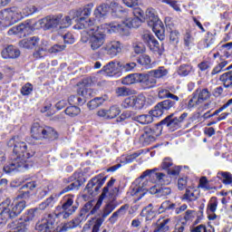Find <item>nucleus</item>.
<instances>
[{
  "instance_id": "5fc2aeb1",
  "label": "nucleus",
  "mask_w": 232,
  "mask_h": 232,
  "mask_svg": "<svg viewBox=\"0 0 232 232\" xmlns=\"http://www.w3.org/2000/svg\"><path fill=\"white\" fill-rule=\"evenodd\" d=\"M116 95L118 97H128V95H131V90L128 87H119L116 89Z\"/></svg>"
},
{
  "instance_id": "a18cd8bd",
  "label": "nucleus",
  "mask_w": 232,
  "mask_h": 232,
  "mask_svg": "<svg viewBox=\"0 0 232 232\" xmlns=\"http://www.w3.org/2000/svg\"><path fill=\"white\" fill-rule=\"evenodd\" d=\"M65 114L68 115V117H77V115L81 114V108L75 106V105H72L69 106L65 109Z\"/></svg>"
},
{
  "instance_id": "4be33fe9",
  "label": "nucleus",
  "mask_w": 232,
  "mask_h": 232,
  "mask_svg": "<svg viewBox=\"0 0 232 232\" xmlns=\"http://www.w3.org/2000/svg\"><path fill=\"white\" fill-rule=\"evenodd\" d=\"M163 125H167V128L171 130V131H175V130H178V128H180V121H179V118L177 117L173 118V114H171L158 124V126H163Z\"/></svg>"
},
{
  "instance_id": "79ce46f5",
  "label": "nucleus",
  "mask_w": 232,
  "mask_h": 232,
  "mask_svg": "<svg viewBox=\"0 0 232 232\" xmlns=\"http://www.w3.org/2000/svg\"><path fill=\"white\" fill-rule=\"evenodd\" d=\"M137 67V63L130 62V63H122L120 62V71H121V75H122V72H133L135 68Z\"/></svg>"
},
{
  "instance_id": "20e7f679",
  "label": "nucleus",
  "mask_w": 232,
  "mask_h": 232,
  "mask_svg": "<svg viewBox=\"0 0 232 232\" xmlns=\"http://www.w3.org/2000/svg\"><path fill=\"white\" fill-rule=\"evenodd\" d=\"M26 208V201H14L10 204V199L0 204V224H6L10 218H15L18 215L23 213V210Z\"/></svg>"
},
{
  "instance_id": "6e6552de",
  "label": "nucleus",
  "mask_w": 232,
  "mask_h": 232,
  "mask_svg": "<svg viewBox=\"0 0 232 232\" xmlns=\"http://www.w3.org/2000/svg\"><path fill=\"white\" fill-rule=\"evenodd\" d=\"M56 217H63V218H70L72 215L77 211V207L73 205V195H66L63 198L62 207H57L56 210L59 211Z\"/></svg>"
},
{
  "instance_id": "a19ab883",
  "label": "nucleus",
  "mask_w": 232,
  "mask_h": 232,
  "mask_svg": "<svg viewBox=\"0 0 232 232\" xmlns=\"http://www.w3.org/2000/svg\"><path fill=\"white\" fill-rule=\"evenodd\" d=\"M218 208V199L217 197H212L207 206V213L209 215V213H216L217 208Z\"/></svg>"
},
{
  "instance_id": "39448f33",
  "label": "nucleus",
  "mask_w": 232,
  "mask_h": 232,
  "mask_svg": "<svg viewBox=\"0 0 232 232\" xmlns=\"http://www.w3.org/2000/svg\"><path fill=\"white\" fill-rule=\"evenodd\" d=\"M41 28L44 30H53V32H59L72 26V18L70 16L58 15H48L38 21Z\"/></svg>"
},
{
  "instance_id": "cd10ccee",
  "label": "nucleus",
  "mask_w": 232,
  "mask_h": 232,
  "mask_svg": "<svg viewBox=\"0 0 232 232\" xmlns=\"http://www.w3.org/2000/svg\"><path fill=\"white\" fill-rule=\"evenodd\" d=\"M140 140L143 142V144H150V142H154L155 140V130H151V128L145 129V131L140 137Z\"/></svg>"
},
{
  "instance_id": "f03ea898",
  "label": "nucleus",
  "mask_w": 232,
  "mask_h": 232,
  "mask_svg": "<svg viewBox=\"0 0 232 232\" xmlns=\"http://www.w3.org/2000/svg\"><path fill=\"white\" fill-rule=\"evenodd\" d=\"M157 171H159V169L157 168L145 170L140 177L135 180V186L133 187L130 195H132V197H137L138 200H140L148 191L151 193L152 187L150 184L158 182V184L168 185L171 182V177Z\"/></svg>"
},
{
  "instance_id": "37998d69",
  "label": "nucleus",
  "mask_w": 232,
  "mask_h": 232,
  "mask_svg": "<svg viewBox=\"0 0 232 232\" xmlns=\"http://www.w3.org/2000/svg\"><path fill=\"white\" fill-rule=\"evenodd\" d=\"M108 12H110V6H108V5L102 4L96 8L94 14L96 17H104V15H107Z\"/></svg>"
},
{
  "instance_id": "e2e57ef3",
  "label": "nucleus",
  "mask_w": 232,
  "mask_h": 232,
  "mask_svg": "<svg viewBox=\"0 0 232 232\" xmlns=\"http://www.w3.org/2000/svg\"><path fill=\"white\" fill-rule=\"evenodd\" d=\"M133 49L135 53H142L146 50V47L143 43H135L133 44Z\"/></svg>"
},
{
  "instance_id": "72a5a7b5",
  "label": "nucleus",
  "mask_w": 232,
  "mask_h": 232,
  "mask_svg": "<svg viewBox=\"0 0 232 232\" xmlns=\"http://www.w3.org/2000/svg\"><path fill=\"white\" fill-rule=\"evenodd\" d=\"M141 19L139 17L127 18L123 24L127 28V32H130V28H139L140 26Z\"/></svg>"
},
{
  "instance_id": "052dcab7",
  "label": "nucleus",
  "mask_w": 232,
  "mask_h": 232,
  "mask_svg": "<svg viewBox=\"0 0 232 232\" xmlns=\"http://www.w3.org/2000/svg\"><path fill=\"white\" fill-rule=\"evenodd\" d=\"M66 45H59V44H54L49 49L50 53H59V52H63L65 50Z\"/></svg>"
},
{
  "instance_id": "f8f14e48",
  "label": "nucleus",
  "mask_w": 232,
  "mask_h": 232,
  "mask_svg": "<svg viewBox=\"0 0 232 232\" xmlns=\"http://www.w3.org/2000/svg\"><path fill=\"white\" fill-rule=\"evenodd\" d=\"M146 104V97L139 96V97H128L126 98L122 103V108H131L132 110H142Z\"/></svg>"
},
{
  "instance_id": "9d476101",
  "label": "nucleus",
  "mask_w": 232,
  "mask_h": 232,
  "mask_svg": "<svg viewBox=\"0 0 232 232\" xmlns=\"http://www.w3.org/2000/svg\"><path fill=\"white\" fill-rule=\"evenodd\" d=\"M104 182H106V177L97 176L89 181L85 188V191L89 194V196L95 197V195L99 193L101 188L104 186Z\"/></svg>"
},
{
  "instance_id": "f257e3e1",
  "label": "nucleus",
  "mask_w": 232,
  "mask_h": 232,
  "mask_svg": "<svg viewBox=\"0 0 232 232\" xmlns=\"http://www.w3.org/2000/svg\"><path fill=\"white\" fill-rule=\"evenodd\" d=\"M9 148H14L11 160L4 168L5 173H14V171H26L31 168L30 159L35 155V151L28 149L25 142L21 141L19 136L13 137L8 142Z\"/></svg>"
},
{
  "instance_id": "864d4df0",
  "label": "nucleus",
  "mask_w": 232,
  "mask_h": 232,
  "mask_svg": "<svg viewBox=\"0 0 232 232\" xmlns=\"http://www.w3.org/2000/svg\"><path fill=\"white\" fill-rule=\"evenodd\" d=\"M78 95L84 97V99H90V97H92V89H88L86 86H82L78 90Z\"/></svg>"
},
{
  "instance_id": "7ed1b4c3",
  "label": "nucleus",
  "mask_w": 232,
  "mask_h": 232,
  "mask_svg": "<svg viewBox=\"0 0 232 232\" xmlns=\"http://www.w3.org/2000/svg\"><path fill=\"white\" fill-rule=\"evenodd\" d=\"M75 30H82L81 33L82 43H88L93 52H97L106 43V34L95 25V21L81 17L74 25Z\"/></svg>"
},
{
  "instance_id": "c85d7f7f",
  "label": "nucleus",
  "mask_w": 232,
  "mask_h": 232,
  "mask_svg": "<svg viewBox=\"0 0 232 232\" xmlns=\"http://www.w3.org/2000/svg\"><path fill=\"white\" fill-rule=\"evenodd\" d=\"M37 188V184H35V181H30L25 183L21 188H20V194L17 196V198H26L28 195H30V191L35 189ZM23 189H29V190H23Z\"/></svg>"
},
{
  "instance_id": "0e129e2a",
  "label": "nucleus",
  "mask_w": 232,
  "mask_h": 232,
  "mask_svg": "<svg viewBox=\"0 0 232 232\" xmlns=\"http://www.w3.org/2000/svg\"><path fill=\"white\" fill-rule=\"evenodd\" d=\"M229 106H232V99L228 100L221 108L215 111L214 113H212V115L215 117V115L222 113V111H224V110H226L227 108H229Z\"/></svg>"
},
{
  "instance_id": "13d9d810",
  "label": "nucleus",
  "mask_w": 232,
  "mask_h": 232,
  "mask_svg": "<svg viewBox=\"0 0 232 232\" xmlns=\"http://www.w3.org/2000/svg\"><path fill=\"white\" fill-rule=\"evenodd\" d=\"M32 92H34V85L31 83H25L21 89L22 95H30Z\"/></svg>"
},
{
  "instance_id": "c9c22d12",
  "label": "nucleus",
  "mask_w": 232,
  "mask_h": 232,
  "mask_svg": "<svg viewBox=\"0 0 232 232\" xmlns=\"http://www.w3.org/2000/svg\"><path fill=\"white\" fill-rule=\"evenodd\" d=\"M58 195H52L48 198H46L45 201H44L42 204L39 205V209H50V208H53V205L55 202H57V198H59Z\"/></svg>"
},
{
  "instance_id": "09e8293b",
  "label": "nucleus",
  "mask_w": 232,
  "mask_h": 232,
  "mask_svg": "<svg viewBox=\"0 0 232 232\" xmlns=\"http://www.w3.org/2000/svg\"><path fill=\"white\" fill-rule=\"evenodd\" d=\"M103 103H104L103 98H94L93 100H91L87 103V106L89 110H95V108H99V106H101Z\"/></svg>"
},
{
  "instance_id": "4d7b16f0",
  "label": "nucleus",
  "mask_w": 232,
  "mask_h": 232,
  "mask_svg": "<svg viewBox=\"0 0 232 232\" xmlns=\"http://www.w3.org/2000/svg\"><path fill=\"white\" fill-rule=\"evenodd\" d=\"M218 175H221L222 177V182L223 184L229 185L232 184V174L229 172H220Z\"/></svg>"
},
{
  "instance_id": "3c124183",
  "label": "nucleus",
  "mask_w": 232,
  "mask_h": 232,
  "mask_svg": "<svg viewBox=\"0 0 232 232\" xmlns=\"http://www.w3.org/2000/svg\"><path fill=\"white\" fill-rule=\"evenodd\" d=\"M193 70V67L189 64H183L179 68L178 73L179 75H182L183 77H186V75H189L191 73V71Z\"/></svg>"
},
{
  "instance_id": "680f3d73",
  "label": "nucleus",
  "mask_w": 232,
  "mask_h": 232,
  "mask_svg": "<svg viewBox=\"0 0 232 232\" xmlns=\"http://www.w3.org/2000/svg\"><path fill=\"white\" fill-rule=\"evenodd\" d=\"M201 102L198 101V96H196L195 92L193 93V97L188 101V108H195V106H198Z\"/></svg>"
},
{
  "instance_id": "f3484780",
  "label": "nucleus",
  "mask_w": 232,
  "mask_h": 232,
  "mask_svg": "<svg viewBox=\"0 0 232 232\" xmlns=\"http://www.w3.org/2000/svg\"><path fill=\"white\" fill-rule=\"evenodd\" d=\"M113 184H115V179H111L108 183L107 186L103 188L102 193L101 195V198L103 200V198H106V197H109V199L111 202H113L117 199V197H119V188L113 187ZM110 188H112L110 189Z\"/></svg>"
},
{
  "instance_id": "6ab92c4d",
  "label": "nucleus",
  "mask_w": 232,
  "mask_h": 232,
  "mask_svg": "<svg viewBox=\"0 0 232 232\" xmlns=\"http://www.w3.org/2000/svg\"><path fill=\"white\" fill-rule=\"evenodd\" d=\"M32 32L30 24H21L10 28L7 32L8 35H18V37H26Z\"/></svg>"
},
{
  "instance_id": "69168bd1",
  "label": "nucleus",
  "mask_w": 232,
  "mask_h": 232,
  "mask_svg": "<svg viewBox=\"0 0 232 232\" xmlns=\"http://www.w3.org/2000/svg\"><path fill=\"white\" fill-rule=\"evenodd\" d=\"M63 42L65 44H73V43H75V38L72 33H67L65 35H63Z\"/></svg>"
},
{
  "instance_id": "c756f323",
  "label": "nucleus",
  "mask_w": 232,
  "mask_h": 232,
  "mask_svg": "<svg viewBox=\"0 0 232 232\" xmlns=\"http://www.w3.org/2000/svg\"><path fill=\"white\" fill-rule=\"evenodd\" d=\"M126 211H128V205L121 206L118 210H116L110 218L109 222L111 224H115L119 218H122L124 215H126Z\"/></svg>"
},
{
  "instance_id": "e433bc0d",
  "label": "nucleus",
  "mask_w": 232,
  "mask_h": 232,
  "mask_svg": "<svg viewBox=\"0 0 232 232\" xmlns=\"http://www.w3.org/2000/svg\"><path fill=\"white\" fill-rule=\"evenodd\" d=\"M117 208V205H115V203H113L112 201L109 202L108 204L105 205V207L103 208V210L102 212V218H98V220H104L106 219V218L110 217V215H111V212Z\"/></svg>"
},
{
  "instance_id": "774afa93",
  "label": "nucleus",
  "mask_w": 232,
  "mask_h": 232,
  "mask_svg": "<svg viewBox=\"0 0 232 232\" xmlns=\"http://www.w3.org/2000/svg\"><path fill=\"white\" fill-rule=\"evenodd\" d=\"M174 232H184L186 231V223L185 222H178L175 226H174Z\"/></svg>"
},
{
  "instance_id": "5701e85b",
  "label": "nucleus",
  "mask_w": 232,
  "mask_h": 232,
  "mask_svg": "<svg viewBox=\"0 0 232 232\" xmlns=\"http://www.w3.org/2000/svg\"><path fill=\"white\" fill-rule=\"evenodd\" d=\"M1 55L3 59H17L21 55V51L14 45H8L2 51Z\"/></svg>"
},
{
  "instance_id": "b1692460",
  "label": "nucleus",
  "mask_w": 232,
  "mask_h": 232,
  "mask_svg": "<svg viewBox=\"0 0 232 232\" xmlns=\"http://www.w3.org/2000/svg\"><path fill=\"white\" fill-rule=\"evenodd\" d=\"M64 182L67 184H71L67 187H65L58 195V197H61V195H64V193H68V191H73V189H79L81 188V181L79 179H75L73 178H69L68 179H64Z\"/></svg>"
},
{
  "instance_id": "423d86ee",
  "label": "nucleus",
  "mask_w": 232,
  "mask_h": 232,
  "mask_svg": "<svg viewBox=\"0 0 232 232\" xmlns=\"http://www.w3.org/2000/svg\"><path fill=\"white\" fill-rule=\"evenodd\" d=\"M32 137L35 140H43V139H49V140H55L59 137L57 131L52 127H41V125L36 122L34 123L31 128Z\"/></svg>"
},
{
  "instance_id": "1a4fd4ad",
  "label": "nucleus",
  "mask_w": 232,
  "mask_h": 232,
  "mask_svg": "<svg viewBox=\"0 0 232 232\" xmlns=\"http://www.w3.org/2000/svg\"><path fill=\"white\" fill-rule=\"evenodd\" d=\"M143 73L145 76L147 90H150V88H155L157 85V79H160L168 75V70L164 67H159L158 69L151 70Z\"/></svg>"
},
{
  "instance_id": "bb28decb",
  "label": "nucleus",
  "mask_w": 232,
  "mask_h": 232,
  "mask_svg": "<svg viewBox=\"0 0 232 232\" xmlns=\"http://www.w3.org/2000/svg\"><path fill=\"white\" fill-rule=\"evenodd\" d=\"M150 193L151 195H157L160 198H164L168 197V195H171V188L169 187H157V186H152L150 188Z\"/></svg>"
},
{
  "instance_id": "338daca9",
  "label": "nucleus",
  "mask_w": 232,
  "mask_h": 232,
  "mask_svg": "<svg viewBox=\"0 0 232 232\" xmlns=\"http://www.w3.org/2000/svg\"><path fill=\"white\" fill-rule=\"evenodd\" d=\"M140 156V152H134L130 155H128L127 157H125L124 164H130V162H133V160H135V159H137Z\"/></svg>"
},
{
  "instance_id": "4468645a",
  "label": "nucleus",
  "mask_w": 232,
  "mask_h": 232,
  "mask_svg": "<svg viewBox=\"0 0 232 232\" xmlns=\"http://www.w3.org/2000/svg\"><path fill=\"white\" fill-rule=\"evenodd\" d=\"M123 48L124 45L122 44V43L117 40H112L106 43V44L103 47V50L104 52H106L107 55L113 58L117 57L118 53H121Z\"/></svg>"
},
{
  "instance_id": "8fccbe9b",
  "label": "nucleus",
  "mask_w": 232,
  "mask_h": 232,
  "mask_svg": "<svg viewBox=\"0 0 232 232\" xmlns=\"http://www.w3.org/2000/svg\"><path fill=\"white\" fill-rule=\"evenodd\" d=\"M152 30L153 32H155L158 39H160V41H163L164 39V24H157V25H153L152 26Z\"/></svg>"
},
{
  "instance_id": "a211bd4d",
  "label": "nucleus",
  "mask_w": 232,
  "mask_h": 232,
  "mask_svg": "<svg viewBox=\"0 0 232 232\" xmlns=\"http://www.w3.org/2000/svg\"><path fill=\"white\" fill-rule=\"evenodd\" d=\"M84 220V216L81 213L78 217L74 218L72 220L64 223L62 226H58L56 227V232H66L70 231V229H75V227H79L81 222Z\"/></svg>"
},
{
  "instance_id": "4c0bfd02",
  "label": "nucleus",
  "mask_w": 232,
  "mask_h": 232,
  "mask_svg": "<svg viewBox=\"0 0 232 232\" xmlns=\"http://www.w3.org/2000/svg\"><path fill=\"white\" fill-rule=\"evenodd\" d=\"M59 213L55 212L54 215L50 214L46 219H43V221L47 225V227L50 231L53 232V229H55V226H57V220L56 218H59L57 217Z\"/></svg>"
},
{
  "instance_id": "603ef678",
  "label": "nucleus",
  "mask_w": 232,
  "mask_h": 232,
  "mask_svg": "<svg viewBox=\"0 0 232 232\" xmlns=\"http://www.w3.org/2000/svg\"><path fill=\"white\" fill-rule=\"evenodd\" d=\"M110 8L113 14H118V16L120 15L119 14H122V12H124L122 5L117 3L115 0L111 2Z\"/></svg>"
},
{
  "instance_id": "9b49d317",
  "label": "nucleus",
  "mask_w": 232,
  "mask_h": 232,
  "mask_svg": "<svg viewBox=\"0 0 232 232\" xmlns=\"http://www.w3.org/2000/svg\"><path fill=\"white\" fill-rule=\"evenodd\" d=\"M121 83L127 86H130V84L139 83L143 88V90H148L146 84V76L144 75V72L129 74L122 79Z\"/></svg>"
},
{
  "instance_id": "393cba45",
  "label": "nucleus",
  "mask_w": 232,
  "mask_h": 232,
  "mask_svg": "<svg viewBox=\"0 0 232 232\" xmlns=\"http://www.w3.org/2000/svg\"><path fill=\"white\" fill-rule=\"evenodd\" d=\"M159 99H168L167 101H170L174 102V107L176 106L177 102L180 101L179 96L171 93L168 89H160L158 92Z\"/></svg>"
},
{
  "instance_id": "2eb2a0df",
  "label": "nucleus",
  "mask_w": 232,
  "mask_h": 232,
  "mask_svg": "<svg viewBox=\"0 0 232 232\" xmlns=\"http://www.w3.org/2000/svg\"><path fill=\"white\" fill-rule=\"evenodd\" d=\"M98 117L105 119L107 121H111V119H116L121 115V107L118 105H112L108 109H100L97 111Z\"/></svg>"
},
{
  "instance_id": "58836bf2",
  "label": "nucleus",
  "mask_w": 232,
  "mask_h": 232,
  "mask_svg": "<svg viewBox=\"0 0 232 232\" xmlns=\"http://www.w3.org/2000/svg\"><path fill=\"white\" fill-rule=\"evenodd\" d=\"M169 222H171L170 218L163 219L161 222L158 221L156 228L153 232H168L169 231Z\"/></svg>"
},
{
  "instance_id": "ddd939ff",
  "label": "nucleus",
  "mask_w": 232,
  "mask_h": 232,
  "mask_svg": "<svg viewBox=\"0 0 232 232\" xmlns=\"http://www.w3.org/2000/svg\"><path fill=\"white\" fill-rule=\"evenodd\" d=\"M171 108H175V102H171L170 100H165L161 102H159L154 110L149 111L150 115H151L152 119L154 117H162L164 115V111H168L171 110Z\"/></svg>"
},
{
  "instance_id": "aec40b11",
  "label": "nucleus",
  "mask_w": 232,
  "mask_h": 232,
  "mask_svg": "<svg viewBox=\"0 0 232 232\" xmlns=\"http://www.w3.org/2000/svg\"><path fill=\"white\" fill-rule=\"evenodd\" d=\"M142 39L146 44H148L150 52L154 53H160L159 41L155 39V36L150 34V33H145L142 34Z\"/></svg>"
},
{
  "instance_id": "c03bdc74",
  "label": "nucleus",
  "mask_w": 232,
  "mask_h": 232,
  "mask_svg": "<svg viewBox=\"0 0 232 232\" xmlns=\"http://www.w3.org/2000/svg\"><path fill=\"white\" fill-rule=\"evenodd\" d=\"M177 204L171 203L169 200H166L161 203L159 211L160 213H164V211H173L175 209Z\"/></svg>"
},
{
  "instance_id": "412c9836",
  "label": "nucleus",
  "mask_w": 232,
  "mask_h": 232,
  "mask_svg": "<svg viewBox=\"0 0 232 232\" xmlns=\"http://www.w3.org/2000/svg\"><path fill=\"white\" fill-rule=\"evenodd\" d=\"M109 34H120L121 35H130V31L125 27L124 23L112 22L107 24Z\"/></svg>"
},
{
  "instance_id": "dca6fc26",
  "label": "nucleus",
  "mask_w": 232,
  "mask_h": 232,
  "mask_svg": "<svg viewBox=\"0 0 232 232\" xmlns=\"http://www.w3.org/2000/svg\"><path fill=\"white\" fill-rule=\"evenodd\" d=\"M107 77H121V62L111 61L102 70Z\"/></svg>"
},
{
  "instance_id": "a878e982",
  "label": "nucleus",
  "mask_w": 232,
  "mask_h": 232,
  "mask_svg": "<svg viewBox=\"0 0 232 232\" xmlns=\"http://www.w3.org/2000/svg\"><path fill=\"white\" fill-rule=\"evenodd\" d=\"M19 46L21 48H26L27 50H32L39 46V37L34 36L31 38L24 39L20 41Z\"/></svg>"
},
{
  "instance_id": "2f4dec72",
  "label": "nucleus",
  "mask_w": 232,
  "mask_h": 232,
  "mask_svg": "<svg viewBox=\"0 0 232 232\" xmlns=\"http://www.w3.org/2000/svg\"><path fill=\"white\" fill-rule=\"evenodd\" d=\"M146 17L150 21V26H155L157 24H162V21L159 20V16L157 13H155V9L150 8L146 11Z\"/></svg>"
},
{
  "instance_id": "0eeeda50",
  "label": "nucleus",
  "mask_w": 232,
  "mask_h": 232,
  "mask_svg": "<svg viewBox=\"0 0 232 232\" xmlns=\"http://www.w3.org/2000/svg\"><path fill=\"white\" fill-rule=\"evenodd\" d=\"M21 19H23V14H21L19 8L12 7L0 11V24H3V26H12V24L19 23Z\"/></svg>"
},
{
  "instance_id": "7c9ffc66",
  "label": "nucleus",
  "mask_w": 232,
  "mask_h": 232,
  "mask_svg": "<svg viewBox=\"0 0 232 232\" xmlns=\"http://www.w3.org/2000/svg\"><path fill=\"white\" fill-rule=\"evenodd\" d=\"M93 8V4L87 5L83 10H78V11H71L70 15H72V19H75V17H79L81 15H84L85 17H88L92 14V10Z\"/></svg>"
},
{
  "instance_id": "f704fd0d",
  "label": "nucleus",
  "mask_w": 232,
  "mask_h": 232,
  "mask_svg": "<svg viewBox=\"0 0 232 232\" xmlns=\"http://www.w3.org/2000/svg\"><path fill=\"white\" fill-rule=\"evenodd\" d=\"M132 121L142 124L143 126L146 124H151L153 122V118L150 112L148 114H141L132 117Z\"/></svg>"
},
{
  "instance_id": "6e6d98bb",
  "label": "nucleus",
  "mask_w": 232,
  "mask_h": 232,
  "mask_svg": "<svg viewBox=\"0 0 232 232\" xmlns=\"http://www.w3.org/2000/svg\"><path fill=\"white\" fill-rule=\"evenodd\" d=\"M35 229L37 232H52L44 220L36 224Z\"/></svg>"
},
{
  "instance_id": "ea45409f",
  "label": "nucleus",
  "mask_w": 232,
  "mask_h": 232,
  "mask_svg": "<svg viewBox=\"0 0 232 232\" xmlns=\"http://www.w3.org/2000/svg\"><path fill=\"white\" fill-rule=\"evenodd\" d=\"M219 81L223 82V85L225 88H231L232 87V71L223 73L219 77Z\"/></svg>"
},
{
  "instance_id": "de8ad7c7",
  "label": "nucleus",
  "mask_w": 232,
  "mask_h": 232,
  "mask_svg": "<svg viewBox=\"0 0 232 232\" xmlns=\"http://www.w3.org/2000/svg\"><path fill=\"white\" fill-rule=\"evenodd\" d=\"M138 63L141 64V66H144L147 70H150L151 68V58L148 54H143L140 56V58L138 60Z\"/></svg>"
},
{
  "instance_id": "bf43d9fd",
  "label": "nucleus",
  "mask_w": 232,
  "mask_h": 232,
  "mask_svg": "<svg viewBox=\"0 0 232 232\" xmlns=\"http://www.w3.org/2000/svg\"><path fill=\"white\" fill-rule=\"evenodd\" d=\"M184 198H185V200H188V202H195V200H197V198H198V197H197V195H195L194 192H191V190L187 188L186 193L184 195Z\"/></svg>"
},
{
  "instance_id": "473e14b6",
  "label": "nucleus",
  "mask_w": 232,
  "mask_h": 232,
  "mask_svg": "<svg viewBox=\"0 0 232 232\" xmlns=\"http://www.w3.org/2000/svg\"><path fill=\"white\" fill-rule=\"evenodd\" d=\"M196 96L198 97L199 102H204V101H208V99L211 98V92L208 88L204 89H197L196 92H194Z\"/></svg>"
},
{
  "instance_id": "49530a36",
  "label": "nucleus",
  "mask_w": 232,
  "mask_h": 232,
  "mask_svg": "<svg viewBox=\"0 0 232 232\" xmlns=\"http://www.w3.org/2000/svg\"><path fill=\"white\" fill-rule=\"evenodd\" d=\"M19 12L21 13L22 15V19L24 17H28V15H32L34 14H35V12H37V7H35V5H29V6H25L22 12L20 9H18Z\"/></svg>"
}]
</instances>
